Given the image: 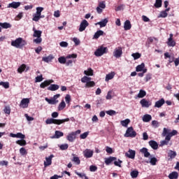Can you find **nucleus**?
<instances>
[{
	"instance_id": "nucleus-1",
	"label": "nucleus",
	"mask_w": 179,
	"mask_h": 179,
	"mask_svg": "<svg viewBox=\"0 0 179 179\" xmlns=\"http://www.w3.org/2000/svg\"><path fill=\"white\" fill-rule=\"evenodd\" d=\"M69 121V118L66 119H54V118H48L45 120V124L47 125H50L51 124H55V125H61V124H64V122H68Z\"/></svg>"
},
{
	"instance_id": "nucleus-2",
	"label": "nucleus",
	"mask_w": 179,
	"mask_h": 179,
	"mask_svg": "<svg viewBox=\"0 0 179 179\" xmlns=\"http://www.w3.org/2000/svg\"><path fill=\"white\" fill-rule=\"evenodd\" d=\"M27 44L26 41L23 40L22 38H18L11 42V45L15 47V48H23L24 45Z\"/></svg>"
},
{
	"instance_id": "nucleus-3",
	"label": "nucleus",
	"mask_w": 179,
	"mask_h": 179,
	"mask_svg": "<svg viewBox=\"0 0 179 179\" xmlns=\"http://www.w3.org/2000/svg\"><path fill=\"white\" fill-rule=\"evenodd\" d=\"M107 52H108V49L107 47L99 46L94 52V56L101 57L102 55H104V54H107Z\"/></svg>"
},
{
	"instance_id": "nucleus-4",
	"label": "nucleus",
	"mask_w": 179,
	"mask_h": 179,
	"mask_svg": "<svg viewBox=\"0 0 179 179\" xmlns=\"http://www.w3.org/2000/svg\"><path fill=\"white\" fill-rule=\"evenodd\" d=\"M71 58H78V55L73 53L71 55H68L66 57L62 56L58 58V62H59V64H66V59H71Z\"/></svg>"
},
{
	"instance_id": "nucleus-5",
	"label": "nucleus",
	"mask_w": 179,
	"mask_h": 179,
	"mask_svg": "<svg viewBox=\"0 0 179 179\" xmlns=\"http://www.w3.org/2000/svg\"><path fill=\"white\" fill-rule=\"evenodd\" d=\"M125 138H135L136 136V131H134V127H129L124 134Z\"/></svg>"
},
{
	"instance_id": "nucleus-6",
	"label": "nucleus",
	"mask_w": 179,
	"mask_h": 179,
	"mask_svg": "<svg viewBox=\"0 0 179 179\" xmlns=\"http://www.w3.org/2000/svg\"><path fill=\"white\" fill-rule=\"evenodd\" d=\"M113 56L115 58H121L122 56V47H118L113 52Z\"/></svg>"
},
{
	"instance_id": "nucleus-7",
	"label": "nucleus",
	"mask_w": 179,
	"mask_h": 179,
	"mask_svg": "<svg viewBox=\"0 0 179 179\" xmlns=\"http://www.w3.org/2000/svg\"><path fill=\"white\" fill-rule=\"evenodd\" d=\"M29 103H30V99L29 98H24L20 102V107L22 108H27L29 107Z\"/></svg>"
},
{
	"instance_id": "nucleus-8",
	"label": "nucleus",
	"mask_w": 179,
	"mask_h": 179,
	"mask_svg": "<svg viewBox=\"0 0 179 179\" xmlns=\"http://www.w3.org/2000/svg\"><path fill=\"white\" fill-rule=\"evenodd\" d=\"M87 26H89V22H87V20H83L80 24L79 31H85Z\"/></svg>"
},
{
	"instance_id": "nucleus-9",
	"label": "nucleus",
	"mask_w": 179,
	"mask_h": 179,
	"mask_svg": "<svg viewBox=\"0 0 179 179\" xmlns=\"http://www.w3.org/2000/svg\"><path fill=\"white\" fill-rule=\"evenodd\" d=\"M93 150L90 149H86L83 151L84 157L86 159H90V157H93Z\"/></svg>"
},
{
	"instance_id": "nucleus-10",
	"label": "nucleus",
	"mask_w": 179,
	"mask_h": 179,
	"mask_svg": "<svg viewBox=\"0 0 179 179\" xmlns=\"http://www.w3.org/2000/svg\"><path fill=\"white\" fill-rule=\"evenodd\" d=\"M136 155V152L131 149H129L127 152L125 153L126 157L129 159H135V155Z\"/></svg>"
},
{
	"instance_id": "nucleus-11",
	"label": "nucleus",
	"mask_w": 179,
	"mask_h": 179,
	"mask_svg": "<svg viewBox=\"0 0 179 179\" xmlns=\"http://www.w3.org/2000/svg\"><path fill=\"white\" fill-rule=\"evenodd\" d=\"M140 104L142 106V107H145L146 108H149V107L152 106V102L147 101L145 99H143L141 100Z\"/></svg>"
},
{
	"instance_id": "nucleus-12",
	"label": "nucleus",
	"mask_w": 179,
	"mask_h": 179,
	"mask_svg": "<svg viewBox=\"0 0 179 179\" xmlns=\"http://www.w3.org/2000/svg\"><path fill=\"white\" fill-rule=\"evenodd\" d=\"M52 157H54V155H50L49 157H45L46 162H44V167H48V166L52 164Z\"/></svg>"
},
{
	"instance_id": "nucleus-13",
	"label": "nucleus",
	"mask_w": 179,
	"mask_h": 179,
	"mask_svg": "<svg viewBox=\"0 0 179 179\" xmlns=\"http://www.w3.org/2000/svg\"><path fill=\"white\" fill-rule=\"evenodd\" d=\"M170 37L168 38L166 44L169 47H176V42L173 40V34H170Z\"/></svg>"
},
{
	"instance_id": "nucleus-14",
	"label": "nucleus",
	"mask_w": 179,
	"mask_h": 179,
	"mask_svg": "<svg viewBox=\"0 0 179 179\" xmlns=\"http://www.w3.org/2000/svg\"><path fill=\"white\" fill-rule=\"evenodd\" d=\"M51 83H54V80H46L41 83L40 87L41 89H45V87H47V86H50Z\"/></svg>"
},
{
	"instance_id": "nucleus-15",
	"label": "nucleus",
	"mask_w": 179,
	"mask_h": 179,
	"mask_svg": "<svg viewBox=\"0 0 179 179\" xmlns=\"http://www.w3.org/2000/svg\"><path fill=\"white\" fill-rule=\"evenodd\" d=\"M30 69V67L27 66H26V64H22L18 69H17V72L18 73H23V72H24V71H26V72H27V71H29Z\"/></svg>"
},
{
	"instance_id": "nucleus-16",
	"label": "nucleus",
	"mask_w": 179,
	"mask_h": 179,
	"mask_svg": "<svg viewBox=\"0 0 179 179\" xmlns=\"http://www.w3.org/2000/svg\"><path fill=\"white\" fill-rule=\"evenodd\" d=\"M117 160V157H109L108 158H105V164L106 166H110L113 163V162H115Z\"/></svg>"
},
{
	"instance_id": "nucleus-17",
	"label": "nucleus",
	"mask_w": 179,
	"mask_h": 179,
	"mask_svg": "<svg viewBox=\"0 0 179 179\" xmlns=\"http://www.w3.org/2000/svg\"><path fill=\"white\" fill-rule=\"evenodd\" d=\"M149 145L154 150H157V149H159V144L153 140L149 141Z\"/></svg>"
},
{
	"instance_id": "nucleus-18",
	"label": "nucleus",
	"mask_w": 179,
	"mask_h": 179,
	"mask_svg": "<svg viewBox=\"0 0 179 179\" xmlns=\"http://www.w3.org/2000/svg\"><path fill=\"white\" fill-rule=\"evenodd\" d=\"M66 139L67 141H69V142H73V141L76 139V136L75 135V133L71 132L69 134V135L66 137Z\"/></svg>"
},
{
	"instance_id": "nucleus-19",
	"label": "nucleus",
	"mask_w": 179,
	"mask_h": 179,
	"mask_svg": "<svg viewBox=\"0 0 179 179\" xmlns=\"http://www.w3.org/2000/svg\"><path fill=\"white\" fill-rule=\"evenodd\" d=\"M59 89V85L57 84H51L48 87V90H50V92H55Z\"/></svg>"
},
{
	"instance_id": "nucleus-20",
	"label": "nucleus",
	"mask_w": 179,
	"mask_h": 179,
	"mask_svg": "<svg viewBox=\"0 0 179 179\" xmlns=\"http://www.w3.org/2000/svg\"><path fill=\"white\" fill-rule=\"evenodd\" d=\"M178 134V131L177 130H173L171 132H169V134L166 136V141H171V136H174Z\"/></svg>"
},
{
	"instance_id": "nucleus-21",
	"label": "nucleus",
	"mask_w": 179,
	"mask_h": 179,
	"mask_svg": "<svg viewBox=\"0 0 179 179\" xmlns=\"http://www.w3.org/2000/svg\"><path fill=\"white\" fill-rule=\"evenodd\" d=\"M166 103V101H164V99H161L160 100L155 102V107H157V108H160L163 104Z\"/></svg>"
},
{
	"instance_id": "nucleus-22",
	"label": "nucleus",
	"mask_w": 179,
	"mask_h": 179,
	"mask_svg": "<svg viewBox=\"0 0 179 179\" xmlns=\"http://www.w3.org/2000/svg\"><path fill=\"white\" fill-rule=\"evenodd\" d=\"M19 6H20V2H12L8 4V6H7V8H13V9H17V8H19Z\"/></svg>"
},
{
	"instance_id": "nucleus-23",
	"label": "nucleus",
	"mask_w": 179,
	"mask_h": 179,
	"mask_svg": "<svg viewBox=\"0 0 179 179\" xmlns=\"http://www.w3.org/2000/svg\"><path fill=\"white\" fill-rule=\"evenodd\" d=\"M141 153H143L144 155V157H149L150 156V152L148 150V148H143L140 150Z\"/></svg>"
},
{
	"instance_id": "nucleus-24",
	"label": "nucleus",
	"mask_w": 179,
	"mask_h": 179,
	"mask_svg": "<svg viewBox=\"0 0 179 179\" xmlns=\"http://www.w3.org/2000/svg\"><path fill=\"white\" fill-rule=\"evenodd\" d=\"M108 23V20L107 18L103 19L101 22H97L96 24H99L100 27H106Z\"/></svg>"
},
{
	"instance_id": "nucleus-25",
	"label": "nucleus",
	"mask_w": 179,
	"mask_h": 179,
	"mask_svg": "<svg viewBox=\"0 0 179 179\" xmlns=\"http://www.w3.org/2000/svg\"><path fill=\"white\" fill-rule=\"evenodd\" d=\"M103 35H104V31H101V30H99L94 34V35L93 36V39L97 40V38H99V37H100V36H103Z\"/></svg>"
},
{
	"instance_id": "nucleus-26",
	"label": "nucleus",
	"mask_w": 179,
	"mask_h": 179,
	"mask_svg": "<svg viewBox=\"0 0 179 179\" xmlns=\"http://www.w3.org/2000/svg\"><path fill=\"white\" fill-rule=\"evenodd\" d=\"M131 27H132V25H131V21L129 20H126L124 22V30H131Z\"/></svg>"
},
{
	"instance_id": "nucleus-27",
	"label": "nucleus",
	"mask_w": 179,
	"mask_h": 179,
	"mask_svg": "<svg viewBox=\"0 0 179 179\" xmlns=\"http://www.w3.org/2000/svg\"><path fill=\"white\" fill-rule=\"evenodd\" d=\"M143 122H150V121H152V115L149 114L144 115L143 117Z\"/></svg>"
},
{
	"instance_id": "nucleus-28",
	"label": "nucleus",
	"mask_w": 179,
	"mask_h": 179,
	"mask_svg": "<svg viewBox=\"0 0 179 179\" xmlns=\"http://www.w3.org/2000/svg\"><path fill=\"white\" fill-rule=\"evenodd\" d=\"M54 59V56H52V55L48 56V57H43L42 58V61H43L44 62H51V61H52V59Z\"/></svg>"
},
{
	"instance_id": "nucleus-29",
	"label": "nucleus",
	"mask_w": 179,
	"mask_h": 179,
	"mask_svg": "<svg viewBox=\"0 0 179 179\" xmlns=\"http://www.w3.org/2000/svg\"><path fill=\"white\" fill-rule=\"evenodd\" d=\"M169 179H177L178 178V172L173 171L169 175Z\"/></svg>"
},
{
	"instance_id": "nucleus-30",
	"label": "nucleus",
	"mask_w": 179,
	"mask_h": 179,
	"mask_svg": "<svg viewBox=\"0 0 179 179\" xmlns=\"http://www.w3.org/2000/svg\"><path fill=\"white\" fill-rule=\"evenodd\" d=\"M115 75V73L114 72H111L110 73L107 74L105 79L106 82H108V80L113 79Z\"/></svg>"
},
{
	"instance_id": "nucleus-31",
	"label": "nucleus",
	"mask_w": 179,
	"mask_h": 179,
	"mask_svg": "<svg viewBox=\"0 0 179 179\" xmlns=\"http://www.w3.org/2000/svg\"><path fill=\"white\" fill-rule=\"evenodd\" d=\"M0 26L2 27V29H10V27H12V24L8 22H0Z\"/></svg>"
},
{
	"instance_id": "nucleus-32",
	"label": "nucleus",
	"mask_w": 179,
	"mask_h": 179,
	"mask_svg": "<svg viewBox=\"0 0 179 179\" xmlns=\"http://www.w3.org/2000/svg\"><path fill=\"white\" fill-rule=\"evenodd\" d=\"M34 30V37H41V34L43 33L40 30H37L36 29V28L33 29Z\"/></svg>"
},
{
	"instance_id": "nucleus-33",
	"label": "nucleus",
	"mask_w": 179,
	"mask_h": 179,
	"mask_svg": "<svg viewBox=\"0 0 179 179\" xmlns=\"http://www.w3.org/2000/svg\"><path fill=\"white\" fill-rule=\"evenodd\" d=\"M61 136H64V133L62 131H56L53 138H55L56 139H59Z\"/></svg>"
},
{
	"instance_id": "nucleus-34",
	"label": "nucleus",
	"mask_w": 179,
	"mask_h": 179,
	"mask_svg": "<svg viewBox=\"0 0 179 179\" xmlns=\"http://www.w3.org/2000/svg\"><path fill=\"white\" fill-rule=\"evenodd\" d=\"M143 69H145V63H142L140 65H138L136 67V72H142V71H143Z\"/></svg>"
},
{
	"instance_id": "nucleus-35",
	"label": "nucleus",
	"mask_w": 179,
	"mask_h": 179,
	"mask_svg": "<svg viewBox=\"0 0 179 179\" xmlns=\"http://www.w3.org/2000/svg\"><path fill=\"white\" fill-rule=\"evenodd\" d=\"M168 156L170 159H174L176 156H177V152H176V151L170 150L168 153ZM170 159H169V160H170Z\"/></svg>"
},
{
	"instance_id": "nucleus-36",
	"label": "nucleus",
	"mask_w": 179,
	"mask_h": 179,
	"mask_svg": "<svg viewBox=\"0 0 179 179\" xmlns=\"http://www.w3.org/2000/svg\"><path fill=\"white\" fill-rule=\"evenodd\" d=\"M146 163H150L152 166H156V164L157 163V158L152 157L150 162L147 161Z\"/></svg>"
},
{
	"instance_id": "nucleus-37",
	"label": "nucleus",
	"mask_w": 179,
	"mask_h": 179,
	"mask_svg": "<svg viewBox=\"0 0 179 179\" xmlns=\"http://www.w3.org/2000/svg\"><path fill=\"white\" fill-rule=\"evenodd\" d=\"M145 96H146V91H145L143 90H141L139 91V93L138 94V97L139 99H143V97H145Z\"/></svg>"
},
{
	"instance_id": "nucleus-38",
	"label": "nucleus",
	"mask_w": 179,
	"mask_h": 179,
	"mask_svg": "<svg viewBox=\"0 0 179 179\" xmlns=\"http://www.w3.org/2000/svg\"><path fill=\"white\" fill-rule=\"evenodd\" d=\"M66 107V103H65L64 101H62V102L59 104L58 110L59 111H62V110Z\"/></svg>"
},
{
	"instance_id": "nucleus-39",
	"label": "nucleus",
	"mask_w": 179,
	"mask_h": 179,
	"mask_svg": "<svg viewBox=\"0 0 179 179\" xmlns=\"http://www.w3.org/2000/svg\"><path fill=\"white\" fill-rule=\"evenodd\" d=\"M17 145H20V146H26V140L24 138H22L21 140H17L16 141Z\"/></svg>"
},
{
	"instance_id": "nucleus-40",
	"label": "nucleus",
	"mask_w": 179,
	"mask_h": 179,
	"mask_svg": "<svg viewBox=\"0 0 179 179\" xmlns=\"http://www.w3.org/2000/svg\"><path fill=\"white\" fill-rule=\"evenodd\" d=\"M45 101H48V103L49 104H57V103H58V100H55V99H54V98L52 99L45 98Z\"/></svg>"
},
{
	"instance_id": "nucleus-41",
	"label": "nucleus",
	"mask_w": 179,
	"mask_h": 179,
	"mask_svg": "<svg viewBox=\"0 0 179 179\" xmlns=\"http://www.w3.org/2000/svg\"><path fill=\"white\" fill-rule=\"evenodd\" d=\"M94 86H96V83H94V81L90 80L85 84V87H94Z\"/></svg>"
},
{
	"instance_id": "nucleus-42",
	"label": "nucleus",
	"mask_w": 179,
	"mask_h": 179,
	"mask_svg": "<svg viewBox=\"0 0 179 179\" xmlns=\"http://www.w3.org/2000/svg\"><path fill=\"white\" fill-rule=\"evenodd\" d=\"M131 178H136L138 176H139V171H132L130 173Z\"/></svg>"
},
{
	"instance_id": "nucleus-43",
	"label": "nucleus",
	"mask_w": 179,
	"mask_h": 179,
	"mask_svg": "<svg viewBox=\"0 0 179 179\" xmlns=\"http://www.w3.org/2000/svg\"><path fill=\"white\" fill-rule=\"evenodd\" d=\"M163 1L162 0H155V3L154 4V6L155 8H162Z\"/></svg>"
},
{
	"instance_id": "nucleus-44",
	"label": "nucleus",
	"mask_w": 179,
	"mask_h": 179,
	"mask_svg": "<svg viewBox=\"0 0 179 179\" xmlns=\"http://www.w3.org/2000/svg\"><path fill=\"white\" fill-rule=\"evenodd\" d=\"M84 73L85 75H87V76H93V69L90 68L87 69V71H85Z\"/></svg>"
},
{
	"instance_id": "nucleus-45",
	"label": "nucleus",
	"mask_w": 179,
	"mask_h": 179,
	"mask_svg": "<svg viewBox=\"0 0 179 179\" xmlns=\"http://www.w3.org/2000/svg\"><path fill=\"white\" fill-rule=\"evenodd\" d=\"M76 174L77 176H78V177H80V178H82V179H89V177H87L85 173H80L79 172H76Z\"/></svg>"
},
{
	"instance_id": "nucleus-46",
	"label": "nucleus",
	"mask_w": 179,
	"mask_h": 179,
	"mask_svg": "<svg viewBox=\"0 0 179 179\" xmlns=\"http://www.w3.org/2000/svg\"><path fill=\"white\" fill-rule=\"evenodd\" d=\"M131 120H129V119H126L121 121V124L122 125V127H128V124H129Z\"/></svg>"
},
{
	"instance_id": "nucleus-47",
	"label": "nucleus",
	"mask_w": 179,
	"mask_h": 179,
	"mask_svg": "<svg viewBox=\"0 0 179 179\" xmlns=\"http://www.w3.org/2000/svg\"><path fill=\"white\" fill-rule=\"evenodd\" d=\"M92 80V78L87 77V76H84L83 78H81V82L83 83H87V82Z\"/></svg>"
},
{
	"instance_id": "nucleus-48",
	"label": "nucleus",
	"mask_w": 179,
	"mask_h": 179,
	"mask_svg": "<svg viewBox=\"0 0 179 179\" xmlns=\"http://www.w3.org/2000/svg\"><path fill=\"white\" fill-rule=\"evenodd\" d=\"M0 86H3V87H4V89H9V83L0 82Z\"/></svg>"
},
{
	"instance_id": "nucleus-49",
	"label": "nucleus",
	"mask_w": 179,
	"mask_h": 179,
	"mask_svg": "<svg viewBox=\"0 0 179 179\" xmlns=\"http://www.w3.org/2000/svg\"><path fill=\"white\" fill-rule=\"evenodd\" d=\"M131 57H133L134 59H139V58L141 57V55L139 52H136L133 53Z\"/></svg>"
},
{
	"instance_id": "nucleus-50",
	"label": "nucleus",
	"mask_w": 179,
	"mask_h": 179,
	"mask_svg": "<svg viewBox=\"0 0 179 179\" xmlns=\"http://www.w3.org/2000/svg\"><path fill=\"white\" fill-rule=\"evenodd\" d=\"M169 142H170V140H166V137H165V140L162 141L160 142L159 146H166V145H169Z\"/></svg>"
},
{
	"instance_id": "nucleus-51",
	"label": "nucleus",
	"mask_w": 179,
	"mask_h": 179,
	"mask_svg": "<svg viewBox=\"0 0 179 179\" xmlns=\"http://www.w3.org/2000/svg\"><path fill=\"white\" fill-rule=\"evenodd\" d=\"M169 134H170V130L166 128H164L163 132H162V136H167Z\"/></svg>"
},
{
	"instance_id": "nucleus-52",
	"label": "nucleus",
	"mask_w": 179,
	"mask_h": 179,
	"mask_svg": "<svg viewBox=\"0 0 179 179\" xmlns=\"http://www.w3.org/2000/svg\"><path fill=\"white\" fill-rule=\"evenodd\" d=\"M20 153L22 156H24V155H27V151L26 150L25 148H21L20 149Z\"/></svg>"
},
{
	"instance_id": "nucleus-53",
	"label": "nucleus",
	"mask_w": 179,
	"mask_h": 179,
	"mask_svg": "<svg viewBox=\"0 0 179 179\" xmlns=\"http://www.w3.org/2000/svg\"><path fill=\"white\" fill-rule=\"evenodd\" d=\"M44 78H43V75H41V76H38L37 77H36L35 78V82L37 83H39V82H43V80Z\"/></svg>"
},
{
	"instance_id": "nucleus-54",
	"label": "nucleus",
	"mask_w": 179,
	"mask_h": 179,
	"mask_svg": "<svg viewBox=\"0 0 179 179\" xmlns=\"http://www.w3.org/2000/svg\"><path fill=\"white\" fill-rule=\"evenodd\" d=\"M3 111L5 113V114H10V106H5Z\"/></svg>"
},
{
	"instance_id": "nucleus-55",
	"label": "nucleus",
	"mask_w": 179,
	"mask_h": 179,
	"mask_svg": "<svg viewBox=\"0 0 179 179\" xmlns=\"http://www.w3.org/2000/svg\"><path fill=\"white\" fill-rule=\"evenodd\" d=\"M69 145L68 144H62L59 146L61 150H66Z\"/></svg>"
},
{
	"instance_id": "nucleus-56",
	"label": "nucleus",
	"mask_w": 179,
	"mask_h": 179,
	"mask_svg": "<svg viewBox=\"0 0 179 179\" xmlns=\"http://www.w3.org/2000/svg\"><path fill=\"white\" fill-rule=\"evenodd\" d=\"M168 15L169 14L166 11L163 10L160 13L159 17H167Z\"/></svg>"
},
{
	"instance_id": "nucleus-57",
	"label": "nucleus",
	"mask_w": 179,
	"mask_h": 179,
	"mask_svg": "<svg viewBox=\"0 0 179 179\" xmlns=\"http://www.w3.org/2000/svg\"><path fill=\"white\" fill-rule=\"evenodd\" d=\"M113 163L115 166H117V167H121V163H122V161L120 159H118L117 161L115 160Z\"/></svg>"
},
{
	"instance_id": "nucleus-58",
	"label": "nucleus",
	"mask_w": 179,
	"mask_h": 179,
	"mask_svg": "<svg viewBox=\"0 0 179 179\" xmlns=\"http://www.w3.org/2000/svg\"><path fill=\"white\" fill-rule=\"evenodd\" d=\"M150 79H152V74L148 73L145 77V82H149V80H150Z\"/></svg>"
},
{
	"instance_id": "nucleus-59",
	"label": "nucleus",
	"mask_w": 179,
	"mask_h": 179,
	"mask_svg": "<svg viewBox=\"0 0 179 179\" xmlns=\"http://www.w3.org/2000/svg\"><path fill=\"white\" fill-rule=\"evenodd\" d=\"M73 162H74V163H76V164H80V159L78 157H74L73 158Z\"/></svg>"
},
{
	"instance_id": "nucleus-60",
	"label": "nucleus",
	"mask_w": 179,
	"mask_h": 179,
	"mask_svg": "<svg viewBox=\"0 0 179 179\" xmlns=\"http://www.w3.org/2000/svg\"><path fill=\"white\" fill-rule=\"evenodd\" d=\"M17 138H18L19 139H24V138H26V136H24V134L22 133H17Z\"/></svg>"
},
{
	"instance_id": "nucleus-61",
	"label": "nucleus",
	"mask_w": 179,
	"mask_h": 179,
	"mask_svg": "<svg viewBox=\"0 0 179 179\" xmlns=\"http://www.w3.org/2000/svg\"><path fill=\"white\" fill-rule=\"evenodd\" d=\"M106 113V114H108V115H115V114H116L115 110H107Z\"/></svg>"
},
{
	"instance_id": "nucleus-62",
	"label": "nucleus",
	"mask_w": 179,
	"mask_h": 179,
	"mask_svg": "<svg viewBox=\"0 0 179 179\" xmlns=\"http://www.w3.org/2000/svg\"><path fill=\"white\" fill-rule=\"evenodd\" d=\"M65 100H66V103L67 104H69V103H71V95L66 94L65 96Z\"/></svg>"
},
{
	"instance_id": "nucleus-63",
	"label": "nucleus",
	"mask_w": 179,
	"mask_h": 179,
	"mask_svg": "<svg viewBox=\"0 0 179 179\" xmlns=\"http://www.w3.org/2000/svg\"><path fill=\"white\" fill-rule=\"evenodd\" d=\"M90 171H92V172L97 171V166L94 165H91L90 166Z\"/></svg>"
},
{
	"instance_id": "nucleus-64",
	"label": "nucleus",
	"mask_w": 179,
	"mask_h": 179,
	"mask_svg": "<svg viewBox=\"0 0 179 179\" xmlns=\"http://www.w3.org/2000/svg\"><path fill=\"white\" fill-rule=\"evenodd\" d=\"M152 127H155V128H158V127H159V122H157V120H153L152 122Z\"/></svg>"
}]
</instances>
